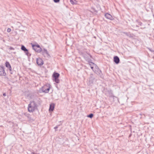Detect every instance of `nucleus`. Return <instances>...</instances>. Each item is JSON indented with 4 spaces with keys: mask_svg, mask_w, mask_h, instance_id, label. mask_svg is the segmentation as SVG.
I'll use <instances>...</instances> for the list:
<instances>
[{
    "mask_svg": "<svg viewBox=\"0 0 154 154\" xmlns=\"http://www.w3.org/2000/svg\"><path fill=\"white\" fill-rule=\"evenodd\" d=\"M37 109V104L34 101L31 102L28 105V111L29 112H32L34 111Z\"/></svg>",
    "mask_w": 154,
    "mask_h": 154,
    "instance_id": "nucleus-1",
    "label": "nucleus"
},
{
    "mask_svg": "<svg viewBox=\"0 0 154 154\" xmlns=\"http://www.w3.org/2000/svg\"><path fill=\"white\" fill-rule=\"evenodd\" d=\"M50 87L49 85L48 86L46 85L43 86L39 89L40 92H43L44 93H48L49 92L50 89Z\"/></svg>",
    "mask_w": 154,
    "mask_h": 154,
    "instance_id": "nucleus-2",
    "label": "nucleus"
},
{
    "mask_svg": "<svg viewBox=\"0 0 154 154\" xmlns=\"http://www.w3.org/2000/svg\"><path fill=\"white\" fill-rule=\"evenodd\" d=\"M60 76V74L58 73L54 72L53 75V79L54 82H55L57 83H59L60 82V80L59 79V77Z\"/></svg>",
    "mask_w": 154,
    "mask_h": 154,
    "instance_id": "nucleus-3",
    "label": "nucleus"
},
{
    "mask_svg": "<svg viewBox=\"0 0 154 154\" xmlns=\"http://www.w3.org/2000/svg\"><path fill=\"white\" fill-rule=\"evenodd\" d=\"M93 71L97 75H99L100 77H103L101 71L98 68L97 66V67L95 68V70H93Z\"/></svg>",
    "mask_w": 154,
    "mask_h": 154,
    "instance_id": "nucleus-4",
    "label": "nucleus"
},
{
    "mask_svg": "<svg viewBox=\"0 0 154 154\" xmlns=\"http://www.w3.org/2000/svg\"><path fill=\"white\" fill-rule=\"evenodd\" d=\"M83 56L86 59V60H88L89 63V64L91 67L93 66H94V68L96 67H97V66L94 63H93L91 62V59H87V57H86L84 55H83Z\"/></svg>",
    "mask_w": 154,
    "mask_h": 154,
    "instance_id": "nucleus-5",
    "label": "nucleus"
},
{
    "mask_svg": "<svg viewBox=\"0 0 154 154\" xmlns=\"http://www.w3.org/2000/svg\"><path fill=\"white\" fill-rule=\"evenodd\" d=\"M6 74L5 72L4 68L0 66V76H5Z\"/></svg>",
    "mask_w": 154,
    "mask_h": 154,
    "instance_id": "nucleus-6",
    "label": "nucleus"
},
{
    "mask_svg": "<svg viewBox=\"0 0 154 154\" xmlns=\"http://www.w3.org/2000/svg\"><path fill=\"white\" fill-rule=\"evenodd\" d=\"M32 47L33 49H35V48H38V50H37V52L38 53H40L42 51V49L40 48V46L38 45H34L33 44H32Z\"/></svg>",
    "mask_w": 154,
    "mask_h": 154,
    "instance_id": "nucleus-7",
    "label": "nucleus"
},
{
    "mask_svg": "<svg viewBox=\"0 0 154 154\" xmlns=\"http://www.w3.org/2000/svg\"><path fill=\"white\" fill-rule=\"evenodd\" d=\"M36 63L38 66H42L44 64V62L40 58H37L36 59Z\"/></svg>",
    "mask_w": 154,
    "mask_h": 154,
    "instance_id": "nucleus-8",
    "label": "nucleus"
},
{
    "mask_svg": "<svg viewBox=\"0 0 154 154\" xmlns=\"http://www.w3.org/2000/svg\"><path fill=\"white\" fill-rule=\"evenodd\" d=\"M42 54L44 56L46 55L48 57L50 56V55L49 54L47 50L45 49H44L42 50Z\"/></svg>",
    "mask_w": 154,
    "mask_h": 154,
    "instance_id": "nucleus-9",
    "label": "nucleus"
},
{
    "mask_svg": "<svg viewBox=\"0 0 154 154\" xmlns=\"http://www.w3.org/2000/svg\"><path fill=\"white\" fill-rule=\"evenodd\" d=\"M105 16L107 19L110 20H112L113 19L112 16L108 13H106L105 15Z\"/></svg>",
    "mask_w": 154,
    "mask_h": 154,
    "instance_id": "nucleus-10",
    "label": "nucleus"
},
{
    "mask_svg": "<svg viewBox=\"0 0 154 154\" xmlns=\"http://www.w3.org/2000/svg\"><path fill=\"white\" fill-rule=\"evenodd\" d=\"M114 61L116 64H118L120 61L119 57L117 56H115L114 57Z\"/></svg>",
    "mask_w": 154,
    "mask_h": 154,
    "instance_id": "nucleus-11",
    "label": "nucleus"
},
{
    "mask_svg": "<svg viewBox=\"0 0 154 154\" xmlns=\"http://www.w3.org/2000/svg\"><path fill=\"white\" fill-rule=\"evenodd\" d=\"M54 108V104H51L50 105L49 109V111H53Z\"/></svg>",
    "mask_w": 154,
    "mask_h": 154,
    "instance_id": "nucleus-12",
    "label": "nucleus"
},
{
    "mask_svg": "<svg viewBox=\"0 0 154 154\" xmlns=\"http://www.w3.org/2000/svg\"><path fill=\"white\" fill-rule=\"evenodd\" d=\"M24 116L27 118V119L29 121L31 120V117L29 114L25 113L24 114Z\"/></svg>",
    "mask_w": 154,
    "mask_h": 154,
    "instance_id": "nucleus-13",
    "label": "nucleus"
},
{
    "mask_svg": "<svg viewBox=\"0 0 154 154\" xmlns=\"http://www.w3.org/2000/svg\"><path fill=\"white\" fill-rule=\"evenodd\" d=\"M21 49L23 51H24V52L25 51H27V49L26 48V47L24 45H22L21 47Z\"/></svg>",
    "mask_w": 154,
    "mask_h": 154,
    "instance_id": "nucleus-14",
    "label": "nucleus"
},
{
    "mask_svg": "<svg viewBox=\"0 0 154 154\" xmlns=\"http://www.w3.org/2000/svg\"><path fill=\"white\" fill-rule=\"evenodd\" d=\"M11 66L10 63L8 62H6L5 63V66L6 67L8 68Z\"/></svg>",
    "mask_w": 154,
    "mask_h": 154,
    "instance_id": "nucleus-15",
    "label": "nucleus"
},
{
    "mask_svg": "<svg viewBox=\"0 0 154 154\" xmlns=\"http://www.w3.org/2000/svg\"><path fill=\"white\" fill-rule=\"evenodd\" d=\"M123 33L124 34H125L126 35L129 36V37H131V34L129 32H123Z\"/></svg>",
    "mask_w": 154,
    "mask_h": 154,
    "instance_id": "nucleus-16",
    "label": "nucleus"
},
{
    "mask_svg": "<svg viewBox=\"0 0 154 154\" xmlns=\"http://www.w3.org/2000/svg\"><path fill=\"white\" fill-rule=\"evenodd\" d=\"M25 53L27 55V56H31V54H30L29 52H28V50H27V51H24Z\"/></svg>",
    "mask_w": 154,
    "mask_h": 154,
    "instance_id": "nucleus-17",
    "label": "nucleus"
},
{
    "mask_svg": "<svg viewBox=\"0 0 154 154\" xmlns=\"http://www.w3.org/2000/svg\"><path fill=\"white\" fill-rule=\"evenodd\" d=\"M93 116L94 115L93 114L91 113L88 115L87 116V117L90 118H92L93 117Z\"/></svg>",
    "mask_w": 154,
    "mask_h": 154,
    "instance_id": "nucleus-18",
    "label": "nucleus"
},
{
    "mask_svg": "<svg viewBox=\"0 0 154 154\" xmlns=\"http://www.w3.org/2000/svg\"><path fill=\"white\" fill-rule=\"evenodd\" d=\"M8 68L9 69V70L10 71V73L11 74H12V73L11 72L12 68H11V66H10L9 67H8Z\"/></svg>",
    "mask_w": 154,
    "mask_h": 154,
    "instance_id": "nucleus-19",
    "label": "nucleus"
},
{
    "mask_svg": "<svg viewBox=\"0 0 154 154\" xmlns=\"http://www.w3.org/2000/svg\"><path fill=\"white\" fill-rule=\"evenodd\" d=\"M75 0H70V1L71 4H75Z\"/></svg>",
    "mask_w": 154,
    "mask_h": 154,
    "instance_id": "nucleus-20",
    "label": "nucleus"
},
{
    "mask_svg": "<svg viewBox=\"0 0 154 154\" xmlns=\"http://www.w3.org/2000/svg\"><path fill=\"white\" fill-rule=\"evenodd\" d=\"M53 1L55 3H58L59 2L60 0H53Z\"/></svg>",
    "mask_w": 154,
    "mask_h": 154,
    "instance_id": "nucleus-21",
    "label": "nucleus"
},
{
    "mask_svg": "<svg viewBox=\"0 0 154 154\" xmlns=\"http://www.w3.org/2000/svg\"><path fill=\"white\" fill-rule=\"evenodd\" d=\"M11 31V29L10 28H8L7 30V32H10Z\"/></svg>",
    "mask_w": 154,
    "mask_h": 154,
    "instance_id": "nucleus-22",
    "label": "nucleus"
},
{
    "mask_svg": "<svg viewBox=\"0 0 154 154\" xmlns=\"http://www.w3.org/2000/svg\"><path fill=\"white\" fill-rule=\"evenodd\" d=\"M91 68L92 69V70L93 71V70H95V68L94 66H92L91 67Z\"/></svg>",
    "mask_w": 154,
    "mask_h": 154,
    "instance_id": "nucleus-23",
    "label": "nucleus"
},
{
    "mask_svg": "<svg viewBox=\"0 0 154 154\" xmlns=\"http://www.w3.org/2000/svg\"><path fill=\"white\" fill-rule=\"evenodd\" d=\"M9 49H10L11 50H14V48L12 47H10Z\"/></svg>",
    "mask_w": 154,
    "mask_h": 154,
    "instance_id": "nucleus-24",
    "label": "nucleus"
},
{
    "mask_svg": "<svg viewBox=\"0 0 154 154\" xmlns=\"http://www.w3.org/2000/svg\"><path fill=\"white\" fill-rule=\"evenodd\" d=\"M87 55H88V57L89 56L91 58L92 57L91 56L90 54H88Z\"/></svg>",
    "mask_w": 154,
    "mask_h": 154,
    "instance_id": "nucleus-25",
    "label": "nucleus"
},
{
    "mask_svg": "<svg viewBox=\"0 0 154 154\" xmlns=\"http://www.w3.org/2000/svg\"><path fill=\"white\" fill-rule=\"evenodd\" d=\"M35 49H33L35 51L37 52V50H38V48H35Z\"/></svg>",
    "mask_w": 154,
    "mask_h": 154,
    "instance_id": "nucleus-26",
    "label": "nucleus"
},
{
    "mask_svg": "<svg viewBox=\"0 0 154 154\" xmlns=\"http://www.w3.org/2000/svg\"><path fill=\"white\" fill-rule=\"evenodd\" d=\"M149 50L150 51H151L152 52H154V50H153L150 48H149Z\"/></svg>",
    "mask_w": 154,
    "mask_h": 154,
    "instance_id": "nucleus-27",
    "label": "nucleus"
},
{
    "mask_svg": "<svg viewBox=\"0 0 154 154\" xmlns=\"http://www.w3.org/2000/svg\"><path fill=\"white\" fill-rule=\"evenodd\" d=\"M90 79H91L92 80H94V78L93 77H92V76H91L90 77Z\"/></svg>",
    "mask_w": 154,
    "mask_h": 154,
    "instance_id": "nucleus-28",
    "label": "nucleus"
},
{
    "mask_svg": "<svg viewBox=\"0 0 154 154\" xmlns=\"http://www.w3.org/2000/svg\"><path fill=\"white\" fill-rule=\"evenodd\" d=\"M3 96H6V94L5 93H4L3 94Z\"/></svg>",
    "mask_w": 154,
    "mask_h": 154,
    "instance_id": "nucleus-29",
    "label": "nucleus"
},
{
    "mask_svg": "<svg viewBox=\"0 0 154 154\" xmlns=\"http://www.w3.org/2000/svg\"><path fill=\"white\" fill-rule=\"evenodd\" d=\"M58 128V127L57 126H56L55 127H54V128L55 129H57V128Z\"/></svg>",
    "mask_w": 154,
    "mask_h": 154,
    "instance_id": "nucleus-30",
    "label": "nucleus"
}]
</instances>
